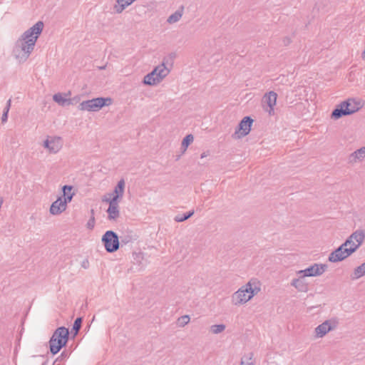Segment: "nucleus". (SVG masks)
<instances>
[{"mask_svg": "<svg viewBox=\"0 0 365 365\" xmlns=\"http://www.w3.org/2000/svg\"><path fill=\"white\" fill-rule=\"evenodd\" d=\"M43 26V22L38 21L21 34L13 48V54L17 59L24 61L29 57Z\"/></svg>", "mask_w": 365, "mask_h": 365, "instance_id": "nucleus-1", "label": "nucleus"}, {"mask_svg": "<svg viewBox=\"0 0 365 365\" xmlns=\"http://www.w3.org/2000/svg\"><path fill=\"white\" fill-rule=\"evenodd\" d=\"M365 232L358 230L353 232L338 248L331 252L328 260L331 262H341L353 254L362 244Z\"/></svg>", "mask_w": 365, "mask_h": 365, "instance_id": "nucleus-2", "label": "nucleus"}, {"mask_svg": "<svg viewBox=\"0 0 365 365\" xmlns=\"http://www.w3.org/2000/svg\"><path fill=\"white\" fill-rule=\"evenodd\" d=\"M260 291V283L257 279H250L232 295V302L240 305L250 300Z\"/></svg>", "mask_w": 365, "mask_h": 365, "instance_id": "nucleus-3", "label": "nucleus"}, {"mask_svg": "<svg viewBox=\"0 0 365 365\" xmlns=\"http://www.w3.org/2000/svg\"><path fill=\"white\" fill-rule=\"evenodd\" d=\"M69 339L68 329L65 327H58L53 333L48 341L50 351L53 355L58 354L67 345Z\"/></svg>", "mask_w": 365, "mask_h": 365, "instance_id": "nucleus-4", "label": "nucleus"}, {"mask_svg": "<svg viewBox=\"0 0 365 365\" xmlns=\"http://www.w3.org/2000/svg\"><path fill=\"white\" fill-rule=\"evenodd\" d=\"M360 109V103L354 98H349L337 105L332 110L331 118L338 120L343 116L351 115Z\"/></svg>", "mask_w": 365, "mask_h": 365, "instance_id": "nucleus-5", "label": "nucleus"}, {"mask_svg": "<svg viewBox=\"0 0 365 365\" xmlns=\"http://www.w3.org/2000/svg\"><path fill=\"white\" fill-rule=\"evenodd\" d=\"M112 102L111 98L98 97L81 102L78 106V108L81 110L96 112L103 107L110 105Z\"/></svg>", "mask_w": 365, "mask_h": 365, "instance_id": "nucleus-6", "label": "nucleus"}, {"mask_svg": "<svg viewBox=\"0 0 365 365\" xmlns=\"http://www.w3.org/2000/svg\"><path fill=\"white\" fill-rule=\"evenodd\" d=\"M101 241L107 252H115L120 247L119 237L117 233L113 230L106 231L102 236Z\"/></svg>", "mask_w": 365, "mask_h": 365, "instance_id": "nucleus-7", "label": "nucleus"}, {"mask_svg": "<svg viewBox=\"0 0 365 365\" xmlns=\"http://www.w3.org/2000/svg\"><path fill=\"white\" fill-rule=\"evenodd\" d=\"M253 121V119L250 116L244 117L236 128L232 138L240 139L248 135L251 130Z\"/></svg>", "mask_w": 365, "mask_h": 365, "instance_id": "nucleus-8", "label": "nucleus"}, {"mask_svg": "<svg viewBox=\"0 0 365 365\" xmlns=\"http://www.w3.org/2000/svg\"><path fill=\"white\" fill-rule=\"evenodd\" d=\"M328 268L327 264H317L309 266L303 270H299L298 274L303 277H317L322 275Z\"/></svg>", "mask_w": 365, "mask_h": 365, "instance_id": "nucleus-9", "label": "nucleus"}, {"mask_svg": "<svg viewBox=\"0 0 365 365\" xmlns=\"http://www.w3.org/2000/svg\"><path fill=\"white\" fill-rule=\"evenodd\" d=\"M338 321L335 319H331L324 321L315 328V335L317 338L324 336L328 332L335 329L338 326Z\"/></svg>", "mask_w": 365, "mask_h": 365, "instance_id": "nucleus-10", "label": "nucleus"}, {"mask_svg": "<svg viewBox=\"0 0 365 365\" xmlns=\"http://www.w3.org/2000/svg\"><path fill=\"white\" fill-rule=\"evenodd\" d=\"M277 94L274 91H269L265 93L262 99V105L264 110L269 115L274 114V106L276 105Z\"/></svg>", "mask_w": 365, "mask_h": 365, "instance_id": "nucleus-11", "label": "nucleus"}, {"mask_svg": "<svg viewBox=\"0 0 365 365\" xmlns=\"http://www.w3.org/2000/svg\"><path fill=\"white\" fill-rule=\"evenodd\" d=\"M67 207L66 201L62 200V197H58L50 207V213L53 215H57L62 213Z\"/></svg>", "mask_w": 365, "mask_h": 365, "instance_id": "nucleus-12", "label": "nucleus"}, {"mask_svg": "<svg viewBox=\"0 0 365 365\" xmlns=\"http://www.w3.org/2000/svg\"><path fill=\"white\" fill-rule=\"evenodd\" d=\"M70 95V92L65 93L63 94L57 93L53 96V100L61 106H69L73 104V100L68 98Z\"/></svg>", "mask_w": 365, "mask_h": 365, "instance_id": "nucleus-13", "label": "nucleus"}, {"mask_svg": "<svg viewBox=\"0 0 365 365\" xmlns=\"http://www.w3.org/2000/svg\"><path fill=\"white\" fill-rule=\"evenodd\" d=\"M158 74L157 71L156 67L154 68V69L147 75L144 76L143 83L145 85L148 86H154L159 83V81H157V78H158Z\"/></svg>", "mask_w": 365, "mask_h": 365, "instance_id": "nucleus-14", "label": "nucleus"}, {"mask_svg": "<svg viewBox=\"0 0 365 365\" xmlns=\"http://www.w3.org/2000/svg\"><path fill=\"white\" fill-rule=\"evenodd\" d=\"M124 190H125V180L124 179L120 180L115 187H114L113 190V200H115V201H119L120 199H121L124 194Z\"/></svg>", "mask_w": 365, "mask_h": 365, "instance_id": "nucleus-15", "label": "nucleus"}, {"mask_svg": "<svg viewBox=\"0 0 365 365\" xmlns=\"http://www.w3.org/2000/svg\"><path fill=\"white\" fill-rule=\"evenodd\" d=\"M138 236L133 231H126L119 237L120 245H125L137 240Z\"/></svg>", "mask_w": 365, "mask_h": 365, "instance_id": "nucleus-16", "label": "nucleus"}, {"mask_svg": "<svg viewBox=\"0 0 365 365\" xmlns=\"http://www.w3.org/2000/svg\"><path fill=\"white\" fill-rule=\"evenodd\" d=\"M107 212L108 214V220H111L118 218L120 214L118 209V202L114 200L113 202L109 205Z\"/></svg>", "mask_w": 365, "mask_h": 365, "instance_id": "nucleus-17", "label": "nucleus"}, {"mask_svg": "<svg viewBox=\"0 0 365 365\" xmlns=\"http://www.w3.org/2000/svg\"><path fill=\"white\" fill-rule=\"evenodd\" d=\"M62 192L64 200L66 201V204L72 200V198L75 193L72 192L73 187L72 185H65L62 187Z\"/></svg>", "mask_w": 365, "mask_h": 365, "instance_id": "nucleus-18", "label": "nucleus"}, {"mask_svg": "<svg viewBox=\"0 0 365 365\" xmlns=\"http://www.w3.org/2000/svg\"><path fill=\"white\" fill-rule=\"evenodd\" d=\"M134 0H116L117 4L114 6V9L117 14H120L128 6L132 4Z\"/></svg>", "mask_w": 365, "mask_h": 365, "instance_id": "nucleus-19", "label": "nucleus"}, {"mask_svg": "<svg viewBox=\"0 0 365 365\" xmlns=\"http://www.w3.org/2000/svg\"><path fill=\"white\" fill-rule=\"evenodd\" d=\"M156 68L158 74V78H157L156 80L160 83L165 76L168 75L170 71L166 68L164 62H163L160 65L156 66Z\"/></svg>", "mask_w": 365, "mask_h": 365, "instance_id": "nucleus-20", "label": "nucleus"}, {"mask_svg": "<svg viewBox=\"0 0 365 365\" xmlns=\"http://www.w3.org/2000/svg\"><path fill=\"white\" fill-rule=\"evenodd\" d=\"M364 275H365V262L355 268L350 277L352 280H355Z\"/></svg>", "mask_w": 365, "mask_h": 365, "instance_id": "nucleus-21", "label": "nucleus"}, {"mask_svg": "<svg viewBox=\"0 0 365 365\" xmlns=\"http://www.w3.org/2000/svg\"><path fill=\"white\" fill-rule=\"evenodd\" d=\"M61 148V138L60 137H55L51 139L50 145V152L56 153Z\"/></svg>", "mask_w": 365, "mask_h": 365, "instance_id": "nucleus-22", "label": "nucleus"}, {"mask_svg": "<svg viewBox=\"0 0 365 365\" xmlns=\"http://www.w3.org/2000/svg\"><path fill=\"white\" fill-rule=\"evenodd\" d=\"M328 6V1L327 0H320L315 4V6L313 9L314 11H317L318 12L322 11V13H325L327 11Z\"/></svg>", "mask_w": 365, "mask_h": 365, "instance_id": "nucleus-23", "label": "nucleus"}, {"mask_svg": "<svg viewBox=\"0 0 365 365\" xmlns=\"http://www.w3.org/2000/svg\"><path fill=\"white\" fill-rule=\"evenodd\" d=\"M83 322V318L82 317H77L73 324L72 329H71V333L73 335V337H75L78 331H80Z\"/></svg>", "mask_w": 365, "mask_h": 365, "instance_id": "nucleus-24", "label": "nucleus"}, {"mask_svg": "<svg viewBox=\"0 0 365 365\" xmlns=\"http://www.w3.org/2000/svg\"><path fill=\"white\" fill-rule=\"evenodd\" d=\"M194 137L192 134H187L182 140L181 148L183 149L182 152H185L188 146L192 143Z\"/></svg>", "mask_w": 365, "mask_h": 365, "instance_id": "nucleus-25", "label": "nucleus"}, {"mask_svg": "<svg viewBox=\"0 0 365 365\" xmlns=\"http://www.w3.org/2000/svg\"><path fill=\"white\" fill-rule=\"evenodd\" d=\"M182 12L180 11H176L175 13H173V14H171L167 21L169 23V24H173V23H175L177 21H178L180 18L182 17Z\"/></svg>", "mask_w": 365, "mask_h": 365, "instance_id": "nucleus-26", "label": "nucleus"}, {"mask_svg": "<svg viewBox=\"0 0 365 365\" xmlns=\"http://www.w3.org/2000/svg\"><path fill=\"white\" fill-rule=\"evenodd\" d=\"M11 99H9L6 102V105L4 109L3 114L1 116V123H4L7 121L8 113H9V109L11 108Z\"/></svg>", "mask_w": 365, "mask_h": 365, "instance_id": "nucleus-27", "label": "nucleus"}, {"mask_svg": "<svg viewBox=\"0 0 365 365\" xmlns=\"http://www.w3.org/2000/svg\"><path fill=\"white\" fill-rule=\"evenodd\" d=\"M226 327L225 324H214L210 327V331L213 334H220L225 329Z\"/></svg>", "mask_w": 365, "mask_h": 365, "instance_id": "nucleus-28", "label": "nucleus"}, {"mask_svg": "<svg viewBox=\"0 0 365 365\" xmlns=\"http://www.w3.org/2000/svg\"><path fill=\"white\" fill-rule=\"evenodd\" d=\"M252 353H249L247 355L244 356L242 358L240 365H254V363L252 361Z\"/></svg>", "mask_w": 365, "mask_h": 365, "instance_id": "nucleus-29", "label": "nucleus"}, {"mask_svg": "<svg viewBox=\"0 0 365 365\" xmlns=\"http://www.w3.org/2000/svg\"><path fill=\"white\" fill-rule=\"evenodd\" d=\"M304 277L302 276L298 277V292H306L308 289L307 284L304 283Z\"/></svg>", "mask_w": 365, "mask_h": 365, "instance_id": "nucleus-30", "label": "nucleus"}, {"mask_svg": "<svg viewBox=\"0 0 365 365\" xmlns=\"http://www.w3.org/2000/svg\"><path fill=\"white\" fill-rule=\"evenodd\" d=\"M307 105H309V102H308L307 99H305L304 102H298L297 106H298V110H301L302 108H303L304 110H306L305 112H302V116L305 115L306 118H308L309 115H307V113H309V111L308 110V109L306 108Z\"/></svg>", "mask_w": 365, "mask_h": 365, "instance_id": "nucleus-31", "label": "nucleus"}, {"mask_svg": "<svg viewBox=\"0 0 365 365\" xmlns=\"http://www.w3.org/2000/svg\"><path fill=\"white\" fill-rule=\"evenodd\" d=\"M190 317L189 315H183L180 317L178 318V325L179 327H185L186 324H187L190 322Z\"/></svg>", "mask_w": 365, "mask_h": 365, "instance_id": "nucleus-32", "label": "nucleus"}, {"mask_svg": "<svg viewBox=\"0 0 365 365\" xmlns=\"http://www.w3.org/2000/svg\"><path fill=\"white\" fill-rule=\"evenodd\" d=\"M91 215L86 224V227L89 230H93L95 226V217H94V210L93 209L91 210Z\"/></svg>", "mask_w": 365, "mask_h": 365, "instance_id": "nucleus-33", "label": "nucleus"}, {"mask_svg": "<svg viewBox=\"0 0 365 365\" xmlns=\"http://www.w3.org/2000/svg\"><path fill=\"white\" fill-rule=\"evenodd\" d=\"M355 152V155L358 156L359 160H362L365 157V147H361V148L356 150Z\"/></svg>", "mask_w": 365, "mask_h": 365, "instance_id": "nucleus-34", "label": "nucleus"}, {"mask_svg": "<svg viewBox=\"0 0 365 365\" xmlns=\"http://www.w3.org/2000/svg\"><path fill=\"white\" fill-rule=\"evenodd\" d=\"M187 219L188 218L187 217L186 212L182 214V215L179 214V215H176L174 218L175 221L178 222H184V221L187 220Z\"/></svg>", "mask_w": 365, "mask_h": 365, "instance_id": "nucleus-35", "label": "nucleus"}, {"mask_svg": "<svg viewBox=\"0 0 365 365\" xmlns=\"http://www.w3.org/2000/svg\"><path fill=\"white\" fill-rule=\"evenodd\" d=\"M103 201L108 202L109 205L113 201V193H108L103 196Z\"/></svg>", "mask_w": 365, "mask_h": 365, "instance_id": "nucleus-36", "label": "nucleus"}, {"mask_svg": "<svg viewBox=\"0 0 365 365\" xmlns=\"http://www.w3.org/2000/svg\"><path fill=\"white\" fill-rule=\"evenodd\" d=\"M359 160L358 159V156L357 155H355V152L352 153L351 154H350V155L349 156V163H354L356 162V160Z\"/></svg>", "mask_w": 365, "mask_h": 365, "instance_id": "nucleus-37", "label": "nucleus"}, {"mask_svg": "<svg viewBox=\"0 0 365 365\" xmlns=\"http://www.w3.org/2000/svg\"><path fill=\"white\" fill-rule=\"evenodd\" d=\"M51 140L46 139L43 142V146L45 148H47L50 151V145H51Z\"/></svg>", "mask_w": 365, "mask_h": 365, "instance_id": "nucleus-38", "label": "nucleus"}, {"mask_svg": "<svg viewBox=\"0 0 365 365\" xmlns=\"http://www.w3.org/2000/svg\"><path fill=\"white\" fill-rule=\"evenodd\" d=\"M68 356V353L66 351H63L61 355L58 357V361H61Z\"/></svg>", "mask_w": 365, "mask_h": 365, "instance_id": "nucleus-39", "label": "nucleus"}, {"mask_svg": "<svg viewBox=\"0 0 365 365\" xmlns=\"http://www.w3.org/2000/svg\"><path fill=\"white\" fill-rule=\"evenodd\" d=\"M195 213V211L194 210H191L188 212H186V215H187V218L189 219L190 217H191Z\"/></svg>", "mask_w": 365, "mask_h": 365, "instance_id": "nucleus-40", "label": "nucleus"}, {"mask_svg": "<svg viewBox=\"0 0 365 365\" xmlns=\"http://www.w3.org/2000/svg\"><path fill=\"white\" fill-rule=\"evenodd\" d=\"M291 285L297 288V278L292 279L291 282Z\"/></svg>", "mask_w": 365, "mask_h": 365, "instance_id": "nucleus-41", "label": "nucleus"}, {"mask_svg": "<svg viewBox=\"0 0 365 365\" xmlns=\"http://www.w3.org/2000/svg\"><path fill=\"white\" fill-rule=\"evenodd\" d=\"M88 264V260L83 261L82 263V267H84L85 269H86L88 267V266H87Z\"/></svg>", "mask_w": 365, "mask_h": 365, "instance_id": "nucleus-42", "label": "nucleus"}, {"mask_svg": "<svg viewBox=\"0 0 365 365\" xmlns=\"http://www.w3.org/2000/svg\"><path fill=\"white\" fill-rule=\"evenodd\" d=\"M208 155H209V152H204V153H202L201 154L200 158H205V157H207Z\"/></svg>", "mask_w": 365, "mask_h": 365, "instance_id": "nucleus-43", "label": "nucleus"}, {"mask_svg": "<svg viewBox=\"0 0 365 365\" xmlns=\"http://www.w3.org/2000/svg\"><path fill=\"white\" fill-rule=\"evenodd\" d=\"M58 358H57L54 362L53 363V365H60V364L58 363Z\"/></svg>", "mask_w": 365, "mask_h": 365, "instance_id": "nucleus-44", "label": "nucleus"}, {"mask_svg": "<svg viewBox=\"0 0 365 365\" xmlns=\"http://www.w3.org/2000/svg\"><path fill=\"white\" fill-rule=\"evenodd\" d=\"M142 255H143V254H142V253H139V254L137 255V257H139V258H140V257L143 258V256H142Z\"/></svg>", "mask_w": 365, "mask_h": 365, "instance_id": "nucleus-45", "label": "nucleus"}, {"mask_svg": "<svg viewBox=\"0 0 365 365\" xmlns=\"http://www.w3.org/2000/svg\"><path fill=\"white\" fill-rule=\"evenodd\" d=\"M302 89H303V91H305V89H304L303 87H302V88H297L298 92H299L300 90H302Z\"/></svg>", "mask_w": 365, "mask_h": 365, "instance_id": "nucleus-46", "label": "nucleus"}, {"mask_svg": "<svg viewBox=\"0 0 365 365\" xmlns=\"http://www.w3.org/2000/svg\"><path fill=\"white\" fill-rule=\"evenodd\" d=\"M285 41H286V39H284V42H285ZM284 44L287 45V43H284Z\"/></svg>", "mask_w": 365, "mask_h": 365, "instance_id": "nucleus-47", "label": "nucleus"}, {"mask_svg": "<svg viewBox=\"0 0 365 365\" xmlns=\"http://www.w3.org/2000/svg\"><path fill=\"white\" fill-rule=\"evenodd\" d=\"M46 361H45L44 363H43V364H42V365H46Z\"/></svg>", "mask_w": 365, "mask_h": 365, "instance_id": "nucleus-48", "label": "nucleus"}]
</instances>
